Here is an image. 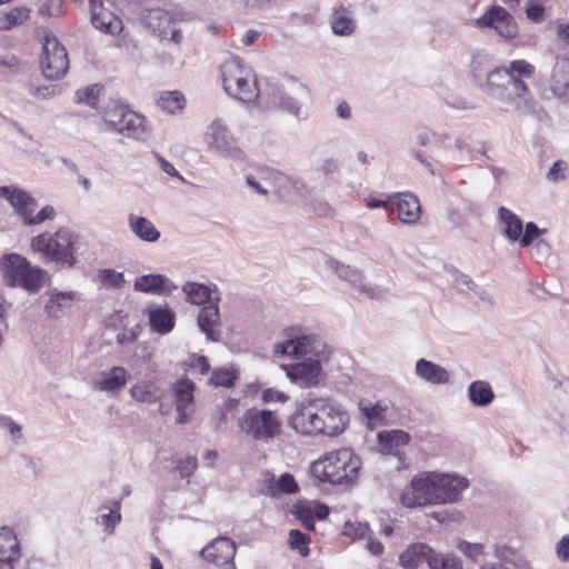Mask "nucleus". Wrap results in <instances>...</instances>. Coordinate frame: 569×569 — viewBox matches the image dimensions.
<instances>
[{
  "mask_svg": "<svg viewBox=\"0 0 569 569\" xmlns=\"http://www.w3.org/2000/svg\"><path fill=\"white\" fill-rule=\"evenodd\" d=\"M21 558V547L12 528L7 526L0 529V565L16 566Z\"/></svg>",
  "mask_w": 569,
  "mask_h": 569,
  "instance_id": "a878e982",
  "label": "nucleus"
},
{
  "mask_svg": "<svg viewBox=\"0 0 569 569\" xmlns=\"http://www.w3.org/2000/svg\"><path fill=\"white\" fill-rule=\"evenodd\" d=\"M149 322L153 331L166 335L174 327V313L168 307L150 309Z\"/></svg>",
  "mask_w": 569,
  "mask_h": 569,
  "instance_id": "4c0bfd02",
  "label": "nucleus"
},
{
  "mask_svg": "<svg viewBox=\"0 0 569 569\" xmlns=\"http://www.w3.org/2000/svg\"><path fill=\"white\" fill-rule=\"evenodd\" d=\"M327 361L326 356L319 358H309L298 360L293 365H283L282 369L289 380L300 388H312L319 386L323 379L325 373L322 363Z\"/></svg>",
  "mask_w": 569,
  "mask_h": 569,
  "instance_id": "2eb2a0df",
  "label": "nucleus"
},
{
  "mask_svg": "<svg viewBox=\"0 0 569 569\" xmlns=\"http://www.w3.org/2000/svg\"><path fill=\"white\" fill-rule=\"evenodd\" d=\"M128 227L132 234L144 242H157L161 236L160 231L148 218L134 213H129Z\"/></svg>",
  "mask_w": 569,
  "mask_h": 569,
  "instance_id": "72a5a7b5",
  "label": "nucleus"
},
{
  "mask_svg": "<svg viewBox=\"0 0 569 569\" xmlns=\"http://www.w3.org/2000/svg\"><path fill=\"white\" fill-rule=\"evenodd\" d=\"M201 557L217 567L233 568L236 555L234 542L227 537H219L201 550Z\"/></svg>",
  "mask_w": 569,
  "mask_h": 569,
  "instance_id": "4be33fe9",
  "label": "nucleus"
},
{
  "mask_svg": "<svg viewBox=\"0 0 569 569\" xmlns=\"http://www.w3.org/2000/svg\"><path fill=\"white\" fill-rule=\"evenodd\" d=\"M556 36L560 42L569 46V23L563 21H557Z\"/></svg>",
  "mask_w": 569,
  "mask_h": 569,
  "instance_id": "774afa93",
  "label": "nucleus"
},
{
  "mask_svg": "<svg viewBox=\"0 0 569 569\" xmlns=\"http://www.w3.org/2000/svg\"><path fill=\"white\" fill-rule=\"evenodd\" d=\"M430 569H463L461 560L453 553H438L432 550L429 558Z\"/></svg>",
  "mask_w": 569,
  "mask_h": 569,
  "instance_id": "49530a36",
  "label": "nucleus"
},
{
  "mask_svg": "<svg viewBox=\"0 0 569 569\" xmlns=\"http://www.w3.org/2000/svg\"><path fill=\"white\" fill-rule=\"evenodd\" d=\"M197 469V458L194 456H189L183 460H180L178 463V470L182 478L190 477L194 470Z\"/></svg>",
  "mask_w": 569,
  "mask_h": 569,
  "instance_id": "680f3d73",
  "label": "nucleus"
},
{
  "mask_svg": "<svg viewBox=\"0 0 569 569\" xmlns=\"http://www.w3.org/2000/svg\"><path fill=\"white\" fill-rule=\"evenodd\" d=\"M146 26L152 30L159 38L179 43L181 39L180 30L176 28L172 14L163 9H148L142 14Z\"/></svg>",
  "mask_w": 569,
  "mask_h": 569,
  "instance_id": "f3484780",
  "label": "nucleus"
},
{
  "mask_svg": "<svg viewBox=\"0 0 569 569\" xmlns=\"http://www.w3.org/2000/svg\"><path fill=\"white\" fill-rule=\"evenodd\" d=\"M3 282L11 288H21L36 293L42 286L46 271L31 266L27 258L18 253H8L0 259Z\"/></svg>",
  "mask_w": 569,
  "mask_h": 569,
  "instance_id": "6e6552de",
  "label": "nucleus"
},
{
  "mask_svg": "<svg viewBox=\"0 0 569 569\" xmlns=\"http://www.w3.org/2000/svg\"><path fill=\"white\" fill-rule=\"evenodd\" d=\"M281 421L272 410L251 412V436L257 440L270 441L280 433Z\"/></svg>",
  "mask_w": 569,
  "mask_h": 569,
  "instance_id": "412c9836",
  "label": "nucleus"
},
{
  "mask_svg": "<svg viewBox=\"0 0 569 569\" xmlns=\"http://www.w3.org/2000/svg\"><path fill=\"white\" fill-rule=\"evenodd\" d=\"M30 18V9L16 7L0 12V31H8L23 24Z\"/></svg>",
  "mask_w": 569,
  "mask_h": 569,
  "instance_id": "79ce46f5",
  "label": "nucleus"
},
{
  "mask_svg": "<svg viewBox=\"0 0 569 569\" xmlns=\"http://www.w3.org/2000/svg\"><path fill=\"white\" fill-rule=\"evenodd\" d=\"M288 543L292 550H297L301 557H307L310 552V536L292 529L289 531Z\"/></svg>",
  "mask_w": 569,
  "mask_h": 569,
  "instance_id": "09e8293b",
  "label": "nucleus"
},
{
  "mask_svg": "<svg viewBox=\"0 0 569 569\" xmlns=\"http://www.w3.org/2000/svg\"><path fill=\"white\" fill-rule=\"evenodd\" d=\"M468 397L472 405L486 407L495 399L491 386L483 380H477L470 383L468 388Z\"/></svg>",
  "mask_w": 569,
  "mask_h": 569,
  "instance_id": "ea45409f",
  "label": "nucleus"
},
{
  "mask_svg": "<svg viewBox=\"0 0 569 569\" xmlns=\"http://www.w3.org/2000/svg\"><path fill=\"white\" fill-rule=\"evenodd\" d=\"M102 118L108 130L126 138L144 140L148 133V122L144 117L127 106L112 102L103 111Z\"/></svg>",
  "mask_w": 569,
  "mask_h": 569,
  "instance_id": "9d476101",
  "label": "nucleus"
},
{
  "mask_svg": "<svg viewBox=\"0 0 569 569\" xmlns=\"http://www.w3.org/2000/svg\"><path fill=\"white\" fill-rule=\"evenodd\" d=\"M479 27L492 28L497 33L506 39H511L517 34V24L512 16L501 7H492L482 17L477 20Z\"/></svg>",
  "mask_w": 569,
  "mask_h": 569,
  "instance_id": "6ab92c4d",
  "label": "nucleus"
},
{
  "mask_svg": "<svg viewBox=\"0 0 569 569\" xmlns=\"http://www.w3.org/2000/svg\"><path fill=\"white\" fill-rule=\"evenodd\" d=\"M456 548L466 558L473 562H479L485 558V547L481 543H473L466 540H459Z\"/></svg>",
  "mask_w": 569,
  "mask_h": 569,
  "instance_id": "8fccbe9b",
  "label": "nucleus"
},
{
  "mask_svg": "<svg viewBox=\"0 0 569 569\" xmlns=\"http://www.w3.org/2000/svg\"><path fill=\"white\" fill-rule=\"evenodd\" d=\"M480 89L511 109H521L527 106L531 96L528 86L506 68H497L488 72L486 82L480 83Z\"/></svg>",
  "mask_w": 569,
  "mask_h": 569,
  "instance_id": "0eeeda50",
  "label": "nucleus"
},
{
  "mask_svg": "<svg viewBox=\"0 0 569 569\" xmlns=\"http://www.w3.org/2000/svg\"><path fill=\"white\" fill-rule=\"evenodd\" d=\"M338 170H339V163L332 157L322 159L321 162L319 163V167L317 168V171L326 177L338 172Z\"/></svg>",
  "mask_w": 569,
  "mask_h": 569,
  "instance_id": "052dcab7",
  "label": "nucleus"
},
{
  "mask_svg": "<svg viewBox=\"0 0 569 569\" xmlns=\"http://www.w3.org/2000/svg\"><path fill=\"white\" fill-rule=\"evenodd\" d=\"M311 189L310 196H308L305 200H297L293 204L297 206H309L311 210L317 214L318 217L323 218H332L335 216V209L330 206V203L321 198V197H315L313 196V189Z\"/></svg>",
  "mask_w": 569,
  "mask_h": 569,
  "instance_id": "c03bdc74",
  "label": "nucleus"
},
{
  "mask_svg": "<svg viewBox=\"0 0 569 569\" xmlns=\"http://www.w3.org/2000/svg\"><path fill=\"white\" fill-rule=\"evenodd\" d=\"M506 69L513 76L517 73L525 78H531L535 74V67L522 59L511 61Z\"/></svg>",
  "mask_w": 569,
  "mask_h": 569,
  "instance_id": "5fc2aeb1",
  "label": "nucleus"
},
{
  "mask_svg": "<svg viewBox=\"0 0 569 569\" xmlns=\"http://www.w3.org/2000/svg\"><path fill=\"white\" fill-rule=\"evenodd\" d=\"M274 475L266 471L263 472L262 477L257 480V487L258 490L262 493L268 496V490H271L270 487L274 483Z\"/></svg>",
  "mask_w": 569,
  "mask_h": 569,
  "instance_id": "338daca9",
  "label": "nucleus"
},
{
  "mask_svg": "<svg viewBox=\"0 0 569 569\" xmlns=\"http://www.w3.org/2000/svg\"><path fill=\"white\" fill-rule=\"evenodd\" d=\"M359 409L369 429L387 425L389 416V406L387 402L379 401L373 403L370 401H361Z\"/></svg>",
  "mask_w": 569,
  "mask_h": 569,
  "instance_id": "f704fd0d",
  "label": "nucleus"
},
{
  "mask_svg": "<svg viewBox=\"0 0 569 569\" xmlns=\"http://www.w3.org/2000/svg\"><path fill=\"white\" fill-rule=\"evenodd\" d=\"M237 378L236 371L232 369L221 368L212 372L210 383L214 387H232Z\"/></svg>",
  "mask_w": 569,
  "mask_h": 569,
  "instance_id": "603ef678",
  "label": "nucleus"
},
{
  "mask_svg": "<svg viewBox=\"0 0 569 569\" xmlns=\"http://www.w3.org/2000/svg\"><path fill=\"white\" fill-rule=\"evenodd\" d=\"M194 383L189 379H180L173 385L178 425L188 423L194 413Z\"/></svg>",
  "mask_w": 569,
  "mask_h": 569,
  "instance_id": "a211bd4d",
  "label": "nucleus"
},
{
  "mask_svg": "<svg viewBox=\"0 0 569 569\" xmlns=\"http://www.w3.org/2000/svg\"><path fill=\"white\" fill-rule=\"evenodd\" d=\"M456 287L463 292H472L476 291L477 284L467 274H458L455 279Z\"/></svg>",
  "mask_w": 569,
  "mask_h": 569,
  "instance_id": "0e129e2a",
  "label": "nucleus"
},
{
  "mask_svg": "<svg viewBox=\"0 0 569 569\" xmlns=\"http://www.w3.org/2000/svg\"><path fill=\"white\" fill-rule=\"evenodd\" d=\"M273 351L297 360L326 356L322 341L299 327L286 329L282 341L274 345Z\"/></svg>",
  "mask_w": 569,
  "mask_h": 569,
  "instance_id": "1a4fd4ad",
  "label": "nucleus"
},
{
  "mask_svg": "<svg viewBox=\"0 0 569 569\" xmlns=\"http://www.w3.org/2000/svg\"><path fill=\"white\" fill-rule=\"evenodd\" d=\"M129 392L139 402L153 403L158 400L156 387L149 382H138L130 388Z\"/></svg>",
  "mask_w": 569,
  "mask_h": 569,
  "instance_id": "de8ad7c7",
  "label": "nucleus"
},
{
  "mask_svg": "<svg viewBox=\"0 0 569 569\" xmlns=\"http://www.w3.org/2000/svg\"><path fill=\"white\" fill-rule=\"evenodd\" d=\"M121 500H108L98 508V516L94 522L102 527L106 535L114 533L117 526L121 522Z\"/></svg>",
  "mask_w": 569,
  "mask_h": 569,
  "instance_id": "cd10ccee",
  "label": "nucleus"
},
{
  "mask_svg": "<svg viewBox=\"0 0 569 569\" xmlns=\"http://www.w3.org/2000/svg\"><path fill=\"white\" fill-rule=\"evenodd\" d=\"M203 141L209 153L236 162L246 160V151L239 146L237 137L222 119H214L206 128Z\"/></svg>",
  "mask_w": 569,
  "mask_h": 569,
  "instance_id": "9b49d317",
  "label": "nucleus"
},
{
  "mask_svg": "<svg viewBox=\"0 0 569 569\" xmlns=\"http://www.w3.org/2000/svg\"><path fill=\"white\" fill-rule=\"evenodd\" d=\"M224 92L241 103L249 102V69L238 57L227 59L220 67Z\"/></svg>",
  "mask_w": 569,
  "mask_h": 569,
  "instance_id": "4468645a",
  "label": "nucleus"
},
{
  "mask_svg": "<svg viewBox=\"0 0 569 569\" xmlns=\"http://www.w3.org/2000/svg\"><path fill=\"white\" fill-rule=\"evenodd\" d=\"M48 301L44 305V312L50 318H60L69 310L76 301L80 300V293L77 291H59L53 289L48 292Z\"/></svg>",
  "mask_w": 569,
  "mask_h": 569,
  "instance_id": "bb28decb",
  "label": "nucleus"
},
{
  "mask_svg": "<svg viewBox=\"0 0 569 569\" xmlns=\"http://www.w3.org/2000/svg\"><path fill=\"white\" fill-rule=\"evenodd\" d=\"M468 487V479L456 473L423 471L405 487L400 501L406 508L453 503Z\"/></svg>",
  "mask_w": 569,
  "mask_h": 569,
  "instance_id": "f03ea898",
  "label": "nucleus"
},
{
  "mask_svg": "<svg viewBox=\"0 0 569 569\" xmlns=\"http://www.w3.org/2000/svg\"><path fill=\"white\" fill-rule=\"evenodd\" d=\"M100 280L104 287L113 289H120L126 283L123 273L112 269L102 270L100 272Z\"/></svg>",
  "mask_w": 569,
  "mask_h": 569,
  "instance_id": "864d4df0",
  "label": "nucleus"
},
{
  "mask_svg": "<svg viewBox=\"0 0 569 569\" xmlns=\"http://www.w3.org/2000/svg\"><path fill=\"white\" fill-rule=\"evenodd\" d=\"M389 201L397 210V217L405 224H416L421 217L420 201L411 192H399L389 196Z\"/></svg>",
  "mask_w": 569,
  "mask_h": 569,
  "instance_id": "b1692460",
  "label": "nucleus"
},
{
  "mask_svg": "<svg viewBox=\"0 0 569 569\" xmlns=\"http://www.w3.org/2000/svg\"><path fill=\"white\" fill-rule=\"evenodd\" d=\"M415 375L431 385H446L450 380V373L443 367L427 359L416 362Z\"/></svg>",
  "mask_w": 569,
  "mask_h": 569,
  "instance_id": "473e14b6",
  "label": "nucleus"
},
{
  "mask_svg": "<svg viewBox=\"0 0 569 569\" xmlns=\"http://www.w3.org/2000/svg\"><path fill=\"white\" fill-rule=\"evenodd\" d=\"M350 417L339 402L330 398H309L297 405L289 426L299 435L338 437L348 428Z\"/></svg>",
  "mask_w": 569,
  "mask_h": 569,
  "instance_id": "f257e3e1",
  "label": "nucleus"
},
{
  "mask_svg": "<svg viewBox=\"0 0 569 569\" xmlns=\"http://www.w3.org/2000/svg\"><path fill=\"white\" fill-rule=\"evenodd\" d=\"M342 535L352 541H365L367 551L372 556L378 557L385 552L383 545L373 537V532L366 521H346L342 527Z\"/></svg>",
  "mask_w": 569,
  "mask_h": 569,
  "instance_id": "aec40b11",
  "label": "nucleus"
},
{
  "mask_svg": "<svg viewBox=\"0 0 569 569\" xmlns=\"http://www.w3.org/2000/svg\"><path fill=\"white\" fill-rule=\"evenodd\" d=\"M567 164L563 161H556L547 173V179L550 182L557 183L567 177Z\"/></svg>",
  "mask_w": 569,
  "mask_h": 569,
  "instance_id": "4d7b16f0",
  "label": "nucleus"
},
{
  "mask_svg": "<svg viewBox=\"0 0 569 569\" xmlns=\"http://www.w3.org/2000/svg\"><path fill=\"white\" fill-rule=\"evenodd\" d=\"M78 237L68 228H60L54 233L43 232L31 238L32 252L40 254L44 262H54L60 267H73Z\"/></svg>",
  "mask_w": 569,
  "mask_h": 569,
  "instance_id": "423d86ee",
  "label": "nucleus"
},
{
  "mask_svg": "<svg viewBox=\"0 0 569 569\" xmlns=\"http://www.w3.org/2000/svg\"><path fill=\"white\" fill-rule=\"evenodd\" d=\"M330 27L335 34L349 37L356 30L353 13L345 7L335 9L330 16Z\"/></svg>",
  "mask_w": 569,
  "mask_h": 569,
  "instance_id": "c9c22d12",
  "label": "nucleus"
},
{
  "mask_svg": "<svg viewBox=\"0 0 569 569\" xmlns=\"http://www.w3.org/2000/svg\"><path fill=\"white\" fill-rule=\"evenodd\" d=\"M362 462L349 448L328 451L310 466L311 475L321 482L333 486H353L359 477Z\"/></svg>",
  "mask_w": 569,
  "mask_h": 569,
  "instance_id": "39448f33",
  "label": "nucleus"
},
{
  "mask_svg": "<svg viewBox=\"0 0 569 569\" xmlns=\"http://www.w3.org/2000/svg\"><path fill=\"white\" fill-rule=\"evenodd\" d=\"M0 428L7 430L14 442L22 438V427L8 416L0 415Z\"/></svg>",
  "mask_w": 569,
  "mask_h": 569,
  "instance_id": "6e6d98bb",
  "label": "nucleus"
},
{
  "mask_svg": "<svg viewBox=\"0 0 569 569\" xmlns=\"http://www.w3.org/2000/svg\"><path fill=\"white\" fill-rule=\"evenodd\" d=\"M261 400L263 403H272V402L283 403L288 400V396L279 390L268 388L262 391Z\"/></svg>",
  "mask_w": 569,
  "mask_h": 569,
  "instance_id": "bf43d9fd",
  "label": "nucleus"
},
{
  "mask_svg": "<svg viewBox=\"0 0 569 569\" xmlns=\"http://www.w3.org/2000/svg\"><path fill=\"white\" fill-rule=\"evenodd\" d=\"M500 220L505 223V234L511 241L520 240L522 234V221L509 209L500 207L498 210Z\"/></svg>",
  "mask_w": 569,
  "mask_h": 569,
  "instance_id": "37998d69",
  "label": "nucleus"
},
{
  "mask_svg": "<svg viewBox=\"0 0 569 569\" xmlns=\"http://www.w3.org/2000/svg\"><path fill=\"white\" fill-rule=\"evenodd\" d=\"M101 90L102 88L98 84H93L82 90H78L76 93V102L84 103L93 109H97Z\"/></svg>",
  "mask_w": 569,
  "mask_h": 569,
  "instance_id": "3c124183",
  "label": "nucleus"
},
{
  "mask_svg": "<svg viewBox=\"0 0 569 569\" xmlns=\"http://www.w3.org/2000/svg\"><path fill=\"white\" fill-rule=\"evenodd\" d=\"M256 96L251 104L261 113L281 110L295 118L302 114L303 103L310 92L307 86L296 79L278 81L270 78L254 80Z\"/></svg>",
  "mask_w": 569,
  "mask_h": 569,
  "instance_id": "7ed1b4c3",
  "label": "nucleus"
},
{
  "mask_svg": "<svg viewBox=\"0 0 569 569\" xmlns=\"http://www.w3.org/2000/svg\"><path fill=\"white\" fill-rule=\"evenodd\" d=\"M0 198L10 203L14 213L27 226H38L47 220H53L56 217V210L52 206H44L34 213L38 202L30 193L20 188L0 187Z\"/></svg>",
  "mask_w": 569,
  "mask_h": 569,
  "instance_id": "f8f14e48",
  "label": "nucleus"
},
{
  "mask_svg": "<svg viewBox=\"0 0 569 569\" xmlns=\"http://www.w3.org/2000/svg\"><path fill=\"white\" fill-rule=\"evenodd\" d=\"M158 107L170 113H181L186 107V98L180 91H162L157 97Z\"/></svg>",
  "mask_w": 569,
  "mask_h": 569,
  "instance_id": "a19ab883",
  "label": "nucleus"
},
{
  "mask_svg": "<svg viewBox=\"0 0 569 569\" xmlns=\"http://www.w3.org/2000/svg\"><path fill=\"white\" fill-rule=\"evenodd\" d=\"M220 323L218 302H210L201 308L198 315V326L209 340L218 341L219 333L217 329Z\"/></svg>",
  "mask_w": 569,
  "mask_h": 569,
  "instance_id": "2f4dec72",
  "label": "nucleus"
},
{
  "mask_svg": "<svg viewBox=\"0 0 569 569\" xmlns=\"http://www.w3.org/2000/svg\"><path fill=\"white\" fill-rule=\"evenodd\" d=\"M271 490H268V496L280 497L282 495H292L299 490V486L290 473H283L279 479L274 480Z\"/></svg>",
  "mask_w": 569,
  "mask_h": 569,
  "instance_id": "a18cd8bd",
  "label": "nucleus"
},
{
  "mask_svg": "<svg viewBox=\"0 0 569 569\" xmlns=\"http://www.w3.org/2000/svg\"><path fill=\"white\" fill-rule=\"evenodd\" d=\"M91 21L96 29L112 36L120 33L123 28L121 19L106 9H101L97 13H93L91 16Z\"/></svg>",
  "mask_w": 569,
  "mask_h": 569,
  "instance_id": "58836bf2",
  "label": "nucleus"
},
{
  "mask_svg": "<svg viewBox=\"0 0 569 569\" xmlns=\"http://www.w3.org/2000/svg\"><path fill=\"white\" fill-rule=\"evenodd\" d=\"M410 441L411 436L403 430H382L377 433V450L382 455L396 456L403 461V449Z\"/></svg>",
  "mask_w": 569,
  "mask_h": 569,
  "instance_id": "5701e85b",
  "label": "nucleus"
},
{
  "mask_svg": "<svg viewBox=\"0 0 569 569\" xmlns=\"http://www.w3.org/2000/svg\"><path fill=\"white\" fill-rule=\"evenodd\" d=\"M268 199L273 194L282 203L305 200L311 193L307 182L299 177L286 174L274 168L258 166L251 174V194Z\"/></svg>",
  "mask_w": 569,
  "mask_h": 569,
  "instance_id": "20e7f679",
  "label": "nucleus"
},
{
  "mask_svg": "<svg viewBox=\"0 0 569 569\" xmlns=\"http://www.w3.org/2000/svg\"><path fill=\"white\" fill-rule=\"evenodd\" d=\"M188 302L197 306H206L210 302H219V293L216 286H207L199 282H187L182 286Z\"/></svg>",
  "mask_w": 569,
  "mask_h": 569,
  "instance_id": "7c9ffc66",
  "label": "nucleus"
},
{
  "mask_svg": "<svg viewBox=\"0 0 569 569\" xmlns=\"http://www.w3.org/2000/svg\"><path fill=\"white\" fill-rule=\"evenodd\" d=\"M325 268L370 299L382 300L389 293L388 288L370 282L362 270L345 264L333 258L326 260Z\"/></svg>",
  "mask_w": 569,
  "mask_h": 569,
  "instance_id": "ddd939ff",
  "label": "nucleus"
},
{
  "mask_svg": "<svg viewBox=\"0 0 569 569\" xmlns=\"http://www.w3.org/2000/svg\"><path fill=\"white\" fill-rule=\"evenodd\" d=\"M432 550L425 543H413L400 555L399 562L406 569H416L422 561L429 565Z\"/></svg>",
  "mask_w": 569,
  "mask_h": 569,
  "instance_id": "e433bc0d",
  "label": "nucleus"
},
{
  "mask_svg": "<svg viewBox=\"0 0 569 569\" xmlns=\"http://www.w3.org/2000/svg\"><path fill=\"white\" fill-rule=\"evenodd\" d=\"M177 287L163 274H144L136 279L133 289L150 295H170Z\"/></svg>",
  "mask_w": 569,
  "mask_h": 569,
  "instance_id": "c85d7f7f",
  "label": "nucleus"
},
{
  "mask_svg": "<svg viewBox=\"0 0 569 569\" xmlns=\"http://www.w3.org/2000/svg\"><path fill=\"white\" fill-rule=\"evenodd\" d=\"M293 513L308 530L315 529V520H323L329 515V508L318 501H302L297 503Z\"/></svg>",
  "mask_w": 569,
  "mask_h": 569,
  "instance_id": "c756f323",
  "label": "nucleus"
},
{
  "mask_svg": "<svg viewBox=\"0 0 569 569\" xmlns=\"http://www.w3.org/2000/svg\"><path fill=\"white\" fill-rule=\"evenodd\" d=\"M556 556L560 561H569V535L563 536L556 543Z\"/></svg>",
  "mask_w": 569,
  "mask_h": 569,
  "instance_id": "69168bd1",
  "label": "nucleus"
},
{
  "mask_svg": "<svg viewBox=\"0 0 569 569\" xmlns=\"http://www.w3.org/2000/svg\"><path fill=\"white\" fill-rule=\"evenodd\" d=\"M156 159H157L159 167L161 168V170L164 173H167L170 177L179 179L183 183L186 182L184 178L178 172V170L174 168V166L170 161H168L167 159H164L162 156H160L158 153L156 154Z\"/></svg>",
  "mask_w": 569,
  "mask_h": 569,
  "instance_id": "e2e57ef3",
  "label": "nucleus"
},
{
  "mask_svg": "<svg viewBox=\"0 0 569 569\" xmlns=\"http://www.w3.org/2000/svg\"><path fill=\"white\" fill-rule=\"evenodd\" d=\"M543 230L539 229L536 223L528 222L523 236L520 237V244L528 247L536 238H538Z\"/></svg>",
  "mask_w": 569,
  "mask_h": 569,
  "instance_id": "13d9d810",
  "label": "nucleus"
},
{
  "mask_svg": "<svg viewBox=\"0 0 569 569\" xmlns=\"http://www.w3.org/2000/svg\"><path fill=\"white\" fill-rule=\"evenodd\" d=\"M40 66L43 76L51 80L62 78L69 69L67 50L54 36L44 37Z\"/></svg>",
  "mask_w": 569,
  "mask_h": 569,
  "instance_id": "dca6fc26",
  "label": "nucleus"
},
{
  "mask_svg": "<svg viewBox=\"0 0 569 569\" xmlns=\"http://www.w3.org/2000/svg\"><path fill=\"white\" fill-rule=\"evenodd\" d=\"M130 375L123 367L114 366L109 370L101 371L93 380V389L108 393L119 392L128 382Z\"/></svg>",
  "mask_w": 569,
  "mask_h": 569,
  "instance_id": "393cba45",
  "label": "nucleus"
}]
</instances>
